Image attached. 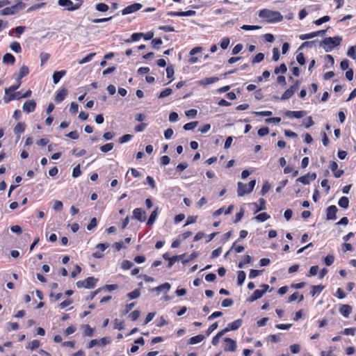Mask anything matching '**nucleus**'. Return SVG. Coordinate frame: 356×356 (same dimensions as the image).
<instances>
[{
  "instance_id": "37",
  "label": "nucleus",
  "mask_w": 356,
  "mask_h": 356,
  "mask_svg": "<svg viewBox=\"0 0 356 356\" xmlns=\"http://www.w3.org/2000/svg\"><path fill=\"white\" fill-rule=\"evenodd\" d=\"M246 275L245 273L243 270H240L238 272V277H237V282L238 285L241 286L245 280Z\"/></svg>"
},
{
  "instance_id": "25",
  "label": "nucleus",
  "mask_w": 356,
  "mask_h": 356,
  "mask_svg": "<svg viewBox=\"0 0 356 356\" xmlns=\"http://www.w3.org/2000/svg\"><path fill=\"white\" fill-rule=\"evenodd\" d=\"M242 325V320L237 319L227 325L228 328L229 330H236L238 329Z\"/></svg>"
},
{
  "instance_id": "43",
  "label": "nucleus",
  "mask_w": 356,
  "mask_h": 356,
  "mask_svg": "<svg viewBox=\"0 0 356 356\" xmlns=\"http://www.w3.org/2000/svg\"><path fill=\"white\" fill-rule=\"evenodd\" d=\"M197 124H198V122H197V121L188 122V123L185 124L184 125L183 128H184V129H185L186 131L192 130L197 127Z\"/></svg>"
},
{
  "instance_id": "1",
  "label": "nucleus",
  "mask_w": 356,
  "mask_h": 356,
  "mask_svg": "<svg viewBox=\"0 0 356 356\" xmlns=\"http://www.w3.org/2000/svg\"><path fill=\"white\" fill-rule=\"evenodd\" d=\"M259 16L270 23L279 22L283 19V17L280 12L268 9L260 10Z\"/></svg>"
},
{
  "instance_id": "27",
  "label": "nucleus",
  "mask_w": 356,
  "mask_h": 356,
  "mask_svg": "<svg viewBox=\"0 0 356 356\" xmlns=\"http://www.w3.org/2000/svg\"><path fill=\"white\" fill-rule=\"evenodd\" d=\"M204 338L205 337L203 334H198L190 338L188 343L191 345L196 344L202 341L204 339Z\"/></svg>"
},
{
  "instance_id": "57",
  "label": "nucleus",
  "mask_w": 356,
  "mask_h": 356,
  "mask_svg": "<svg viewBox=\"0 0 356 356\" xmlns=\"http://www.w3.org/2000/svg\"><path fill=\"white\" fill-rule=\"evenodd\" d=\"M170 284L168 282H165L164 284L159 285V289L160 291H165V293H167L170 289Z\"/></svg>"
},
{
  "instance_id": "10",
  "label": "nucleus",
  "mask_w": 356,
  "mask_h": 356,
  "mask_svg": "<svg viewBox=\"0 0 356 356\" xmlns=\"http://www.w3.org/2000/svg\"><path fill=\"white\" fill-rule=\"evenodd\" d=\"M337 207L335 205H331L326 210V218L328 220H334L337 218Z\"/></svg>"
},
{
  "instance_id": "19",
  "label": "nucleus",
  "mask_w": 356,
  "mask_h": 356,
  "mask_svg": "<svg viewBox=\"0 0 356 356\" xmlns=\"http://www.w3.org/2000/svg\"><path fill=\"white\" fill-rule=\"evenodd\" d=\"M252 204L255 207L254 213H257L260 211L266 209V201L263 198H260L259 200V204H257V202H254Z\"/></svg>"
},
{
  "instance_id": "17",
  "label": "nucleus",
  "mask_w": 356,
  "mask_h": 356,
  "mask_svg": "<svg viewBox=\"0 0 356 356\" xmlns=\"http://www.w3.org/2000/svg\"><path fill=\"white\" fill-rule=\"evenodd\" d=\"M66 73V70L56 71L53 74L54 83L57 84Z\"/></svg>"
},
{
  "instance_id": "47",
  "label": "nucleus",
  "mask_w": 356,
  "mask_h": 356,
  "mask_svg": "<svg viewBox=\"0 0 356 356\" xmlns=\"http://www.w3.org/2000/svg\"><path fill=\"white\" fill-rule=\"evenodd\" d=\"M264 59V54L263 53H259L257 54L253 58H252V63H258L261 62Z\"/></svg>"
},
{
  "instance_id": "56",
  "label": "nucleus",
  "mask_w": 356,
  "mask_h": 356,
  "mask_svg": "<svg viewBox=\"0 0 356 356\" xmlns=\"http://www.w3.org/2000/svg\"><path fill=\"white\" fill-rule=\"evenodd\" d=\"M124 322L122 321L115 319L114 321V328L121 330L124 328Z\"/></svg>"
},
{
  "instance_id": "4",
  "label": "nucleus",
  "mask_w": 356,
  "mask_h": 356,
  "mask_svg": "<svg viewBox=\"0 0 356 356\" xmlns=\"http://www.w3.org/2000/svg\"><path fill=\"white\" fill-rule=\"evenodd\" d=\"M58 4L60 6L66 7L69 11H74L80 8V4H74L71 0H58Z\"/></svg>"
},
{
  "instance_id": "21",
  "label": "nucleus",
  "mask_w": 356,
  "mask_h": 356,
  "mask_svg": "<svg viewBox=\"0 0 356 356\" xmlns=\"http://www.w3.org/2000/svg\"><path fill=\"white\" fill-rule=\"evenodd\" d=\"M15 62V58L10 53H6L3 57V63L4 64H10L13 65Z\"/></svg>"
},
{
  "instance_id": "9",
  "label": "nucleus",
  "mask_w": 356,
  "mask_h": 356,
  "mask_svg": "<svg viewBox=\"0 0 356 356\" xmlns=\"http://www.w3.org/2000/svg\"><path fill=\"white\" fill-rule=\"evenodd\" d=\"M133 218L140 222H145L146 220V213L140 208H136L133 211Z\"/></svg>"
},
{
  "instance_id": "53",
  "label": "nucleus",
  "mask_w": 356,
  "mask_h": 356,
  "mask_svg": "<svg viewBox=\"0 0 356 356\" xmlns=\"http://www.w3.org/2000/svg\"><path fill=\"white\" fill-rule=\"evenodd\" d=\"M198 256H199L198 252H192V253L189 255V257H188L187 259H186L183 260V261H182V263H183V264H186L188 263L189 261H191V260H193V259H194L197 258Z\"/></svg>"
},
{
  "instance_id": "35",
  "label": "nucleus",
  "mask_w": 356,
  "mask_h": 356,
  "mask_svg": "<svg viewBox=\"0 0 356 356\" xmlns=\"http://www.w3.org/2000/svg\"><path fill=\"white\" fill-rule=\"evenodd\" d=\"M95 9L99 12H106L108 10L109 7L104 3H99L95 5Z\"/></svg>"
},
{
  "instance_id": "33",
  "label": "nucleus",
  "mask_w": 356,
  "mask_h": 356,
  "mask_svg": "<svg viewBox=\"0 0 356 356\" xmlns=\"http://www.w3.org/2000/svg\"><path fill=\"white\" fill-rule=\"evenodd\" d=\"M40 346V342L38 340H33L32 341L27 343L26 348L30 350H35L39 348Z\"/></svg>"
},
{
  "instance_id": "3",
  "label": "nucleus",
  "mask_w": 356,
  "mask_h": 356,
  "mask_svg": "<svg viewBox=\"0 0 356 356\" xmlns=\"http://www.w3.org/2000/svg\"><path fill=\"white\" fill-rule=\"evenodd\" d=\"M256 185V180H251L248 185L243 184L242 182H238V190L237 194L239 197L243 196L246 193H250Z\"/></svg>"
},
{
  "instance_id": "52",
  "label": "nucleus",
  "mask_w": 356,
  "mask_h": 356,
  "mask_svg": "<svg viewBox=\"0 0 356 356\" xmlns=\"http://www.w3.org/2000/svg\"><path fill=\"white\" fill-rule=\"evenodd\" d=\"M172 90L171 88H165V90H162L160 94L159 95V98H164L168 96H169L172 93Z\"/></svg>"
},
{
  "instance_id": "22",
  "label": "nucleus",
  "mask_w": 356,
  "mask_h": 356,
  "mask_svg": "<svg viewBox=\"0 0 356 356\" xmlns=\"http://www.w3.org/2000/svg\"><path fill=\"white\" fill-rule=\"evenodd\" d=\"M219 80L218 77L216 76H211V77H207L204 78L199 81L200 85H208V84H212L216 82H217Z\"/></svg>"
},
{
  "instance_id": "62",
  "label": "nucleus",
  "mask_w": 356,
  "mask_h": 356,
  "mask_svg": "<svg viewBox=\"0 0 356 356\" xmlns=\"http://www.w3.org/2000/svg\"><path fill=\"white\" fill-rule=\"evenodd\" d=\"M81 175V171L80 170V165H77L74 168L72 171V177L74 178L79 177Z\"/></svg>"
},
{
  "instance_id": "39",
  "label": "nucleus",
  "mask_w": 356,
  "mask_h": 356,
  "mask_svg": "<svg viewBox=\"0 0 356 356\" xmlns=\"http://www.w3.org/2000/svg\"><path fill=\"white\" fill-rule=\"evenodd\" d=\"M10 48L16 53H20L22 51V47L18 42H13L10 44Z\"/></svg>"
},
{
  "instance_id": "8",
  "label": "nucleus",
  "mask_w": 356,
  "mask_h": 356,
  "mask_svg": "<svg viewBox=\"0 0 356 356\" xmlns=\"http://www.w3.org/2000/svg\"><path fill=\"white\" fill-rule=\"evenodd\" d=\"M196 14L195 10H188V11H181V12H175V11H170L167 13V15L170 17H191L194 16Z\"/></svg>"
},
{
  "instance_id": "2",
  "label": "nucleus",
  "mask_w": 356,
  "mask_h": 356,
  "mask_svg": "<svg viewBox=\"0 0 356 356\" xmlns=\"http://www.w3.org/2000/svg\"><path fill=\"white\" fill-rule=\"evenodd\" d=\"M342 41L341 36H335L333 38H325L321 42V46L326 52L332 51L334 47L340 45Z\"/></svg>"
},
{
  "instance_id": "11",
  "label": "nucleus",
  "mask_w": 356,
  "mask_h": 356,
  "mask_svg": "<svg viewBox=\"0 0 356 356\" xmlns=\"http://www.w3.org/2000/svg\"><path fill=\"white\" fill-rule=\"evenodd\" d=\"M284 114L288 118H295L297 119H300V118L305 117L307 115V111H286Z\"/></svg>"
},
{
  "instance_id": "64",
  "label": "nucleus",
  "mask_w": 356,
  "mask_h": 356,
  "mask_svg": "<svg viewBox=\"0 0 356 356\" xmlns=\"http://www.w3.org/2000/svg\"><path fill=\"white\" fill-rule=\"evenodd\" d=\"M97 225V221L95 218H92L90 223L87 225V229L90 231L94 229Z\"/></svg>"
},
{
  "instance_id": "30",
  "label": "nucleus",
  "mask_w": 356,
  "mask_h": 356,
  "mask_svg": "<svg viewBox=\"0 0 356 356\" xmlns=\"http://www.w3.org/2000/svg\"><path fill=\"white\" fill-rule=\"evenodd\" d=\"M82 328L83 330V335L87 337H92L94 333V329L92 328L89 325H83Z\"/></svg>"
},
{
  "instance_id": "50",
  "label": "nucleus",
  "mask_w": 356,
  "mask_h": 356,
  "mask_svg": "<svg viewBox=\"0 0 356 356\" xmlns=\"http://www.w3.org/2000/svg\"><path fill=\"white\" fill-rule=\"evenodd\" d=\"M252 261V257L250 255H246L244 258V260L243 261H240L238 263V268H243L245 264H250Z\"/></svg>"
},
{
  "instance_id": "5",
  "label": "nucleus",
  "mask_w": 356,
  "mask_h": 356,
  "mask_svg": "<svg viewBox=\"0 0 356 356\" xmlns=\"http://www.w3.org/2000/svg\"><path fill=\"white\" fill-rule=\"evenodd\" d=\"M224 341L225 343L224 346V350L225 351H229V352H234L236 350L237 345L236 341L234 339L225 337L224 339Z\"/></svg>"
},
{
  "instance_id": "28",
  "label": "nucleus",
  "mask_w": 356,
  "mask_h": 356,
  "mask_svg": "<svg viewBox=\"0 0 356 356\" xmlns=\"http://www.w3.org/2000/svg\"><path fill=\"white\" fill-rule=\"evenodd\" d=\"M16 13L15 7L13 6L10 7H6L0 11L1 15H10Z\"/></svg>"
},
{
  "instance_id": "34",
  "label": "nucleus",
  "mask_w": 356,
  "mask_h": 356,
  "mask_svg": "<svg viewBox=\"0 0 356 356\" xmlns=\"http://www.w3.org/2000/svg\"><path fill=\"white\" fill-rule=\"evenodd\" d=\"M338 204L341 208L347 209L349 206L348 198L346 197H341L338 202Z\"/></svg>"
},
{
  "instance_id": "32",
  "label": "nucleus",
  "mask_w": 356,
  "mask_h": 356,
  "mask_svg": "<svg viewBox=\"0 0 356 356\" xmlns=\"http://www.w3.org/2000/svg\"><path fill=\"white\" fill-rule=\"evenodd\" d=\"M158 216V207H156L151 213L148 220L147 225H152L154 223L156 218Z\"/></svg>"
},
{
  "instance_id": "55",
  "label": "nucleus",
  "mask_w": 356,
  "mask_h": 356,
  "mask_svg": "<svg viewBox=\"0 0 356 356\" xmlns=\"http://www.w3.org/2000/svg\"><path fill=\"white\" fill-rule=\"evenodd\" d=\"M140 291L138 289H135L133 291L127 294V296L130 299H136V298H138L140 296Z\"/></svg>"
},
{
  "instance_id": "7",
  "label": "nucleus",
  "mask_w": 356,
  "mask_h": 356,
  "mask_svg": "<svg viewBox=\"0 0 356 356\" xmlns=\"http://www.w3.org/2000/svg\"><path fill=\"white\" fill-rule=\"evenodd\" d=\"M142 7H143L142 4H140L139 3H133L131 5L127 6L126 8H124L122 10V15H127L135 13V12L139 10L140 8H142Z\"/></svg>"
},
{
  "instance_id": "12",
  "label": "nucleus",
  "mask_w": 356,
  "mask_h": 356,
  "mask_svg": "<svg viewBox=\"0 0 356 356\" xmlns=\"http://www.w3.org/2000/svg\"><path fill=\"white\" fill-rule=\"evenodd\" d=\"M36 107V102L34 100L26 101L23 105V111L25 113H29L33 112Z\"/></svg>"
},
{
  "instance_id": "18",
  "label": "nucleus",
  "mask_w": 356,
  "mask_h": 356,
  "mask_svg": "<svg viewBox=\"0 0 356 356\" xmlns=\"http://www.w3.org/2000/svg\"><path fill=\"white\" fill-rule=\"evenodd\" d=\"M67 95V90L65 88H63L59 91L57 92L56 96H55V101L56 102H61L64 100L65 97Z\"/></svg>"
},
{
  "instance_id": "45",
  "label": "nucleus",
  "mask_w": 356,
  "mask_h": 356,
  "mask_svg": "<svg viewBox=\"0 0 356 356\" xmlns=\"http://www.w3.org/2000/svg\"><path fill=\"white\" fill-rule=\"evenodd\" d=\"M314 122L311 116L304 119L302 121V124L305 126V128H309L314 125Z\"/></svg>"
},
{
  "instance_id": "51",
  "label": "nucleus",
  "mask_w": 356,
  "mask_h": 356,
  "mask_svg": "<svg viewBox=\"0 0 356 356\" xmlns=\"http://www.w3.org/2000/svg\"><path fill=\"white\" fill-rule=\"evenodd\" d=\"M334 256L332 254H328L324 259L325 264L328 266H331L334 263Z\"/></svg>"
},
{
  "instance_id": "31",
  "label": "nucleus",
  "mask_w": 356,
  "mask_h": 356,
  "mask_svg": "<svg viewBox=\"0 0 356 356\" xmlns=\"http://www.w3.org/2000/svg\"><path fill=\"white\" fill-rule=\"evenodd\" d=\"M143 35V33H134L131 35V38L127 39L125 42L127 43H130L132 42L138 41L142 38Z\"/></svg>"
},
{
  "instance_id": "13",
  "label": "nucleus",
  "mask_w": 356,
  "mask_h": 356,
  "mask_svg": "<svg viewBox=\"0 0 356 356\" xmlns=\"http://www.w3.org/2000/svg\"><path fill=\"white\" fill-rule=\"evenodd\" d=\"M29 73V69L27 66H22L17 74H14L13 77L17 80H21L22 78L28 75Z\"/></svg>"
},
{
  "instance_id": "14",
  "label": "nucleus",
  "mask_w": 356,
  "mask_h": 356,
  "mask_svg": "<svg viewBox=\"0 0 356 356\" xmlns=\"http://www.w3.org/2000/svg\"><path fill=\"white\" fill-rule=\"evenodd\" d=\"M330 170L332 171L333 174H334V176L336 177V178H339L341 177L343 174V170H338V165L337 163V162L335 161H332L330 164Z\"/></svg>"
},
{
  "instance_id": "54",
  "label": "nucleus",
  "mask_w": 356,
  "mask_h": 356,
  "mask_svg": "<svg viewBox=\"0 0 356 356\" xmlns=\"http://www.w3.org/2000/svg\"><path fill=\"white\" fill-rule=\"evenodd\" d=\"M335 348L333 346H330L328 348L327 351H321V356H334L333 355V352L334 351Z\"/></svg>"
},
{
  "instance_id": "40",
  "label": "nucleus",
  "mask_w": 356,
  "mask_h": 356,
  "mask_svg": "<svg viewBox=\"0 0 356 356\" xmlns=\"http://www.w3.org/2000/svg\"><path fill=\"white\" fill-rule=\"evenodd\" d=\"M95 54H96L95 53H90V54H88L86 56H85L83 58H82L81 60H80L79 61V64L83 65L84 63L90 62L93 58V57L95 56Z\"/></svg>"
},
{
  "instance_id": "44",
  "label": "nucleus",
  "mask_w": 356,
  "mask_h": 356,
  "mask_svg": "<svg viewBox=\"0 0 356 356\" xmlns=\"http://www.w3.org/2000/svg\"><path fill=\"white\" fill-rule=\"evenodd\" d=\"M185 256V254H181V255H176L172 257V259H170V262L168 263V267L170 268L172 266V265L176 262L182 259Z\"/></svg>"
},
{
  "instance_id": "20",
  "label": "nucleus",
  "mask_w": 356,
  "mask_h": 356,
  "mask_svg": "<svg viewBox=\"0 0 356 356\" xmlns=\"http://www.w3.org/2000/svg\"><path fill=\"white\" fill-rule=\"evenodd\" d=\"M264 295V291H262L261 289H257L254 291L253 294L248 299V300L250 302H254L261 298Z\"/></svg>"
},
{
  "instance_id": "63",
  "label": "nucleus",
  "mask_w": 356,
  "mask_h": 356,
  "mask_svg": "<svg viewBox=\"0 0 356 356\" xmlns=\"http://www.w3.org/2000/svg\"><path fill=\"white\" fill-rule=\"evenodd\" d=\"M318 268H318V266H312L310 268V269H309V272L307 274V276L311 277V276L316 275L318 273Z\"/></svg>"
},
{
  "instance_id": "59",
  "label": "nucleus",
  "mask_w": 356,
  "mask_h": 356,
  "mask_svg": "<svg viewBox=\"0 0 356 356\" xmlns=\"http://www.w3.org/2000/svg\"><path fill=\"white\" fill-rule=\"evenodd\" d=\"M134 266V264L128 260H124L122 261L121 266L124 270H129Z\"/></svg>"
},
{
  "instance_id": "38",
  "label": "nucleus",
  "mask_w": 356,
  "mask_h": 356,
  "mask_svg": "<svg viewBox=\"0 0 356 356\" xmlns=\"http://www.w3.org/2000/svg\"><path fill=\"white\" fill-rule=\"evenodd\" d=\"M254 218L259 222H265L270 218V216L266 213H261L256 216Z\"/></svg>"
},
{
  "instance_id": "58",
  "label": "nucleus",
  "mask_w": 356,
  "mask_h": 356,
  "mask_svg": "<svg viewBox=\"0 0 356 356\" xmlns=\"http://www.w3.org/2000/svg\"><path fill=\"white\" fill-rule=\"evenodd\" d=\"M41 65H43L49 58V54L45 52H42L40 55Z\"/></svg>"
},
{
  "instance_id": "36",
  "label": "nucleus",
  "mask_w": 356,
  "mask_h": 356,
  "mask_svg": "<svg viewBox=\"0 0 356 356\" xmlns=\"http://www.w3.org/2000/svg\"><path fill=\"white\" fill-rule=\"evenodd\" d=\"M324 289L323 285H315L312 288L311 295L314 296L316 294L320 293Z\"/></svg>"
},
{
  "instance_id": "16",
  "label": "nucleus",
  "mask_w": 356,
  "mask_h": 356,
  "mask_svg": "<svg viewBox=\"0 0 356 356\" xmlns=\"http://www.w3.org/2000/svg\"><path fill=\"white\" fill-rule=\"evenodd\" d=\"M340 314L345 318H348L352 312V307L348 305H343L339 309Z\"/></svg>"
},
{
  "instance_id": "24",
  "label": "nucleus",
  "mask_w": 356,
  "mask_h": 356,
  "mask_svg": "<svg viewBox=\"0 0 356 356\" xmlns=\"http://www.w3.org/2000/svg\"><path fill=\"white\" fill-rule=\"evenodd\" d=\"M85 281V288L86 289H91L95 287L97 280L95 279L93 277H88Z\"/></svg>"
},
{
  "instance_id": "49",
  "label": "nucleus",
  "mask_w": 356,
  "mask_h": 356,
  "mask_svg": "<svg viewBox=\"0 0 356 356\" xmlns=\"http://www.w3.org/2000/svg\"><path fill=\"white\" fill-rule=\"evenodd\" d=\"M298 298H300V301H302L304 298L302 295L299 296V293L298 292H295L289 297V302L295 301Z\"/></svg>"
},
{
  "instance_id": "15",
  "label": "nucleus",
  "mask_w": 356,
  "mask_h": 356,
  "mask_svg": "<svg viewBox=\"0 0 356 356\" xmlns=\"http://www.w3.org/2000/svg\"><path fill=\"white\" fill-rule=\"evenodd\" d=\"M23 94L21 93V92H14L13 93H11V95L10 96H7L6 95H5V96L3 97V101L5 103H8L14 99H22L23 97H18L19 96H22Z\"/></svg>"
},
{
  "instance_id": "46",
  "label": "nucleus",
  "mask_w": 356,
  "mask_h": 356,
  "mask_svg": "<svg viewBox=\"0 0 356 356\" xmlns=\"http://www.w3.org/2000/svg\"><path fill=\"white\" fill-rule=\"evenodd\" d=\"M113 147H114V145L113 143H106V145L100 147V150L102 152L106 153V152H108L112 150Z\"/></svg>"
},
{
  "instance_id": "48",
  "label": "nucleus",
  "mask_w": 356,
  "mask_h": 356,
  "mask_svg": "<svg viewBox=\"0 0 356 356\" xmlns=\"http://www.w3.org/2000/svg\"><path fill=\"white\" fill-rule=\"evenodd\" d=\"M330 19V17L327 15H325V16H323V17L318 19H316L314 22V23L317 25V26H319V25H321L322 24L325 23V22H328L329 20Z\"/></svg>"
},
{
  "instance_id": "41",
  "label": "nucleus",
  "mask_w": 356,
  "mask_h": 356,
  "mask_svg": "<svg viewBox=\"0 0 356 356\" xmlns=\"http://www.w3.org/2000/svg\"><path fill=\"white\" fill-rule=\"evenodd\" d=\"M347 55L350 58L355 60L356 59V46L350 47L347 51Z\"/></svg>"
},
{
  "instance_id": "29",
  "label": "nucleus",
  "mask_w": 356,
  "mask_h": 356,
  "mask_svg": "<svg viewBox=\"0 0 356 356\" xmlns=\"http://www.w3.org/2000/svg\"><path fill=\"white\" fill-rule=\"evenodd\" d=\"M320 35V32H312L310 33L302 34L299 36L301 40H305L308 39L314 38Z\"/></svg>"
},
{
  "instance_id": "26",
  "label": "nucleus",
  "mask_w": 356,
  "mask_h": 356,
  "mask_svg": "<svg viewBox=\"0 0 356 356\" xmlns=\"http://www.w3.org/2000/svg\"><path fill=\"white\" fill-rule=\"evenodd\" d=\"M21 84L22 82L20 80L17 81V83H15L8 88L5 89V95H8V93H13L15 92L20 87Z\"/></svg>"
},
{
  "instance_id": "23",
  "label": "nucleus",
  "mask_w": 356,
  "mask_h": 356,
  "mask_svg": "<svg viewBox=\"0 0 356 356\" xmlns=\"http://www.w3.org/2000/svg\"><path fill=\"white\" fill-rule=\"evenodd\" d=\"M25 130V124L23 122H19L14 127L13 131L15 134L18 135V138L20 137V134Z\"/></svg>"
},
{
  "instance_id": "61",
  "label": "nucleus",
  "mask_w": 356,
  "mask_h": 356,
  "mask_svg": "<svg viewBox=\"0 0 356 356\" xmlns=\"http://www.w3.org/2000/svg\"><path fill=\"white\" fill-rule=\"evenodd\" d=\"M132 138H133L132 135L125 134L119 138V142L120 143H125L129 141Z\"/></svg>"
},
{
  "instance_id": "6",
  "label": "nucleus",
  "mask_w": 356,
  "mask_h": 356,
  "mask_svg": "<svg viewBox=\"0 0 356 356\" xmlns=\"http://www.w3.org/2000/svg\"><path fill=\"white\" fill-rule=\"evenodd\" d=\"M298 88V81H296L295 84L291 86L289 89H287L280 98V100L288 99L291 97L294 93L296 92Z\"/></svg>"
},
{
  "instance_id": "42",
  "label": "nucleus",
  "mask_w": 356,
  "mask_h": 356,
  "mask_svg": "<svg viewBox=\"0 0 356 356\" xmlns=\"http://www.w3.org/2000/svg\"><path fill=\"white\" fill-rule=\"evenodd\" d=\"M309 177H310V174L307 173V175L298 178L297 181H299L303 184H309V181H310Z\"/></svg>"
},
{
  "instance_id": "60",
  "label": "nucleus",
  "mask_w": 356,
  "mask_h": 356,
  "mask_svg": "<svg viewBox=\"0 0 356 356\" xmlns=\"http://www.w3.org/2000/svg\"><path fill=\"white\" fill-rule=\"evenodd\" d=\"M229 42H230V40H229V38H223L221 42H220V47L222 49H226L229 44Z\"/></svg>"
}]
</instances>
